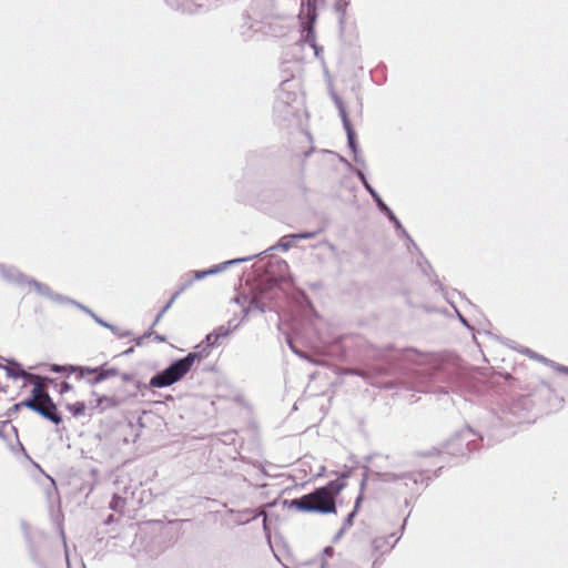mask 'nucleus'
<instances>
[{
    "label": "nucleus",
    "mask_w": 568,
    "mask_h": 568,
    "mask_svg": "<svg viewBox=\"0 0 568 568\" xmlns=\"http://www.w3.org/2000/svg\"><path fill=\"white\" fill-rule=\"evenodd\" d=\"M316 1L317 0H307V16L310 18V21L307 23V31L311 32L313 28V22L316 18Z\"/></svg>",
    "instance_id": "6"
},
{
    "label": "nucleus",
    "mask_w": 568,
    "mask_h": 568,
    "mask_svg": "<svg viewBox=\"0 0 568 568\" xmlns=\"http://www.w3.org/2000/svg\"><path fill=\"white\" fill-rule=\"evenodd\" d=\"M362 500H363V495L361 494V495L356 498L355 507H354V510L351 513L349 518H352V517L355 515V513L358 510V508H359V505H361Z\"/></svg>",
    "instance_id": "10"
},
{
    "label": "nucleus",
    "mask_w": 568,
    "mask_h": 568,
    "mask_svg": "<svg viewBox=\"0 0 568 568\" xmlns=\"http://www.w3.org/2000/svg\"><path fill=\"white\" fill-rule=\"evenodd\" d=\"M14 376H21L24 378L26 384L32 385L31 396L23 399L19 406L30 408L55 425H59L62 422V417L47 390V384L51 383L52 379L27 373L21 368L14 373Z\"/></svg>",
    "instance_id": "2"
},
{
    "label": "nucleus",
    "mask_w": 568,
    "mask_h": 568,
    "mask_svg": "<svg viewBox=\"0 0 568 568\" xmlns=\"http://www.w3.org/2000/svg\"><path fill=\"white\" fill-rule=\"evenodd\" d=\"M67 408L74 417H78L84 415L87 406L83 402H75L74 404L68 405Z\"/></svg>",
    "instance_id": "7"
},
{
    "label": "nucleus",
    "mask_w": 568,
    "mask_h": 568,
    "mask_svg": "<svg viewBox=\"0 0 568 568\" xmlns=\"http://www.w3.org/2000/svg\"><path fill=\"white\" fill-rule=\"evenodd\" d=\"M206 273L205 272H196L194 273V275L189 280L186 281L170 298V301L165 304V306L160 311L158 317H156V322L160 321V318L166 313V311L173 305L174 301L178 298V296L184 292L187 287H190L192 285V283L195 281V280H200L202 278Z\"/></svg>",
    "instance_id": "4"
},
{
    "label": "nucleus",
    "mask_w": 568,
    "mask_h": 568,
    "mask_svg": "<svg viewBox=\"0 0 568 568\" xmlns=\"http://www.w3.org/2000/svg\"><path fill=\"white\" fill-rule=\"evenodd\" d=\"M105 376H106V374H105V373H103V372H101V373H99V374L93 378V381H94V383H99V382L103 381V379L105 378Z\"/></svg>",
    "instance_id": "12"
},
{
    "label": "nucleus",
    "mask_w": 568,
    "mask_h": 568,
    "mask_svg": "<svg viewBox=\"0 0 568 568\" xmlns=\"http://www.w3.org/2000/svg\"><path fill=\"white\" fill-rule=\"evenodd\" d=\"M110 506L114 510H121L125 506V499L119 495H114L112 497Z\"/></svg>",
    "instance_id": "8"
},
{
    "label": "nucleus",
    "mask_w": 568,
    "mask_h": 568,
    "mask_svg": "<svg viewBox=\"0 0 568 568\" xmlns=\"http://www.w3.org/2000/svg\"><path fill=\"white\" fill-rule=\"evenodd\" d=\"M169 6L182 12L192 13L202 4L197 0H165Z\"/></svg>",
    "instance_id": "5"
},
{
    "label": "nucleus",
    "mask_w": 568,
    "mask_h": 568,
    "mask_svg": "<svg viewBox=\"0 0 568 568\" xmlns=\"http://www.w3.org/2000/svg\"><path fill=\"white\" fill-rule=\"evenodd\" d=\"M51 371H53V372H64V371H67V368H65V367H60V366L53 365V366L51 367Z\"/></svg>",
    "instance_id": "13"
},
{
    "label": "nucleus",
    "mask_w": 568,
    "mask_h": 568,
    "mask_svg": "<svg viewBox=\"0 0 568 568\" xmlns=\"http://www.w3.org/2000/svg\"><path fill=\"white\" fill-rule=\"evenodd\" d=\"M313 236H314L313 233H301V234H294L293 235V237H296V239H311Z\"/></svg>",
    "instance_id": "11"
},
{
    "label": "nucleus",
    "mask_w": 568,
    "mask_h": 568,
    "mask_svg": "<svg viewBox=\"0 0 568 568\" xmlns=\"http://www.w3.org/2000/svg\"><path fill=\"white\" fill-rule=\"evenodd\" d=\"M83 377H84V376H83V371H81V372L77 375V378H78L79 381H81Z\"/></svg>",
    "instance_id": "14"
},
{
    "label": "nucleus",
    "mask_w": 568,
    "mask_h": 568,
    "mask_svg": "<svg viewBox=\"0 0 568 568\" xmlns=\"http://www.w3.org/2000/svg\"><path fill=\"white\" fill-rule=\"evenodd\" d=\"M346 487V475L328 481L325 486L292 500V506L301 511L323 515L336 514V497Z\"/></svg>",
    "instance_id": "1"
},
{
    "label": "nucleus",
    "mask_w": 568,
    "mask_h": 568,
    "mask_svg": "<svg viewBox=\"0 0 568 568\" xmlns=\"http://www.w3.org/2000/svg\"><path fill=\"white\" fill-rule=\"evenodd\" d=\"M71 389H72V385L71 384H69L68 382H62L60 384L59 393L60 394H64V393H67V392H69Z\"/></svg>",
    "instance_id": "9"
},
{
    "label": "nucleus",
    "mask_w": 568,
    "mask_h": 568,
    "mask_svg": "<svg viewBox=\"0 0 568 568\" xmlns=\"http://www.w3.org/2000/svg\"><path fill=\"white\" fill-rule=\"evenodd\" d=\"M199 358V354L189 353L184 358L174 362L162 373L155 375L151 379V385L154 387H166L174 384L190 372L194 362Z\"/></svg>",
    "instance_id": "3"
}]
</instances>
